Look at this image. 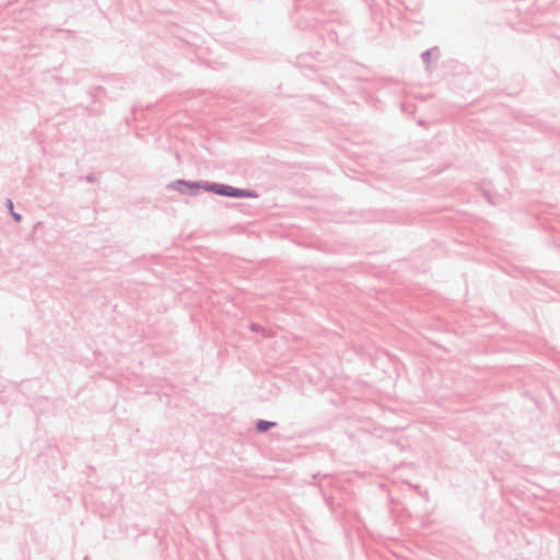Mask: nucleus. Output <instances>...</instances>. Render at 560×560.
<instances>
[{"instance_id":"1","label":"nucleus","mask_w":560,"mask_h":560,"mask_svg":"<svg viewBox=\"0 0 560 560\" xmlns=\"http://www.w3.org/2000/svg\"><path fill=\"white\" fill-rule=\"evenodd\" d=\"M205 188L207 190L213 191V192H215L218 195H222V196H229V197H256V195L253 194V192L240 190V189L233 188L231 186H215V185H211V186H206Z\"/></svg>"},{"instance_id":"2","label":"nucleus","mask_w":560,"mask_h":560,"mask_svg":"<svg viewBox=\"0 0 560 560\" xmlns=\"http://www.w3.org/2000/svg\"><path fill=\"white\" fill-rule=\"evenodd\" d=\"M172 187L178 191H184L185 188H188L191 192H196L199 188V184L177 180L172 185Z\"/></svg>"},{"instance_id":"3","label":"nucleus","mask_w":560,"mask_h":560,"mask_svg":"<svg viewBox=\"0 0 560 560\" xmlns=\"http://www.w3.org/2000/svg\"><path fill=\"white\" fill-rule=\"evenodd\" d=\"M272 425H273L272 422L261 420L257 423V430L260 432H264V431L268 430L269 428H271Z\"/></svg>"},{"instance_id":"4","label":"nucleus","mask_w":560,"mask_h":560,"mask_svg":"<svg viewBox=\"0 0 560 560\" xmlns=\"http://www.w3.org/2000/svg\"><path fill=\"white\" fill-rule=\"evenodd\" d=\"M12 214H13V217H14L15 221H20V220H21L20 214L14 213V212H12Z\"/></svg>"},{"instance_id":"5","label":"nucleus","mask_w":560,"mask_h":560,"mask_svg":"<svg viewBox=\"0 0 560 560\" xmlns=\"http://www.w3.org/2000/svg\"><path fill=\"white\" fill-rule=\"evenodd\" d=\"M8 205H9V208L12 210V208H13L12 201L9 200Z\"/></svg>"}]
</instances>
